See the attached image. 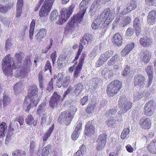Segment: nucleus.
I'll return each mask as SVG.
<instances>
[{"instance_id": "1", "label": "nucleus", "mask_w": 156, "mask_h": 156, "mask_svg": "<svg viewBox=\"0 0 156 156\" xmlns=\"http://www.w3.org/2000/svg\"><path fill=\"white\" fill-rule=\"evenodd\" d=\"M22 53H16L15 55L16 60L13 61V58L9 55L5 57L2 61V69L6 76L13 74L12 69L19 68L22 65V61L23 57Z\"/></svg>"}, {"instance_id": "2", "label": "nucleus", "mask_w": 156, "mask_h": 156, "mask_svg": "<svg viewBox=\"0 0 156 156\" xmlns=\"http://www.w3.org/2000/svg\"><path fill=\"white\" fill-rule=\"evenodd\" d=\"M91 0H83L79 5L80 10L78 13L72 17L67 24L69 25V28H72L76 26L82 20L83 16L85 14L86 9L88 7L89 4Z\"/></svg>"}, {"instance_id": "3", "label": "nucleus", "mask_w": 156, "mask_h": 156, "mask_svg": "<svg viewBox=\"0 0 156 156\" xmlns=\"http://www.w3.org/2000/svg\"><path fill=\"white\" fill-rule=\"evenodd\" d=\"M75 6L73 4L68 8H63L61 9V14L58 17V24H62L66 22L73 12Z\"/></svg>"}, {"instance_id": "4", "label": "nucleus", "mask_w": 156, "mask_h": 156, "mask_svg": "<svg viewBox=\"0 0 156 156\" xmlns=\"http://www.w3.org/2000/svg\"><path fill=\"white\" fill-rule=\"evenodd\" d=\"M74 107L71 106L67 111L62 112L58 119L59 122L62 123L63 122L66 125H69L71 122V120L73 118L72 115L74 112Z\"/></svg>"}, {"instance_id": "5", "label": "nucleus", "mask_w": 156, "mask_h": 156, "mask_svg": "<svg viewBox=\"0 0 156 156\" xmlns=\"http://www.w3.org/2000/svg\"><path fill=\"white\" fill-rule=\"evenodd\" d=\"M122 87V83L119 81L116 80L112 81L108 85L107 92L108 95L113 97L117 94Z\"/></svg>"}, {"instance_id": "6", "label": "nucleus", "mask_w": 156, "mask_h": 156, "mask_svg": "<svg viewBox=\"0 0 156 156\" xmlns=\"http://www.w3.org/2000/svg\"><path fill=\"white\" fill-rule=\"evenodd\" d=\"M38 88L35 85H32L30 90L28 91V98L30 99L34 105H37L39 101L40 97L38 95Z\"/></svg>"}, {"instance_id": "7", "label": "nucleus", "mask_w": 156, "mask_h": 156, "mask_svg": "<svg viewBox=\"0 0 156 156\" xmlns=\"http://www.w3.org/2000/svg\"><path fill=\"white\" fill-rule=\"evenodd\" d=\"M55 0H45L41 7L39 15L41 17H45L48 14Z\"/></svg>"}, {"instance_id": "8", "label": "nucleus", "mask_w": 156, "mask_h": 156, "mask_svg": "<svg viewBox=\"0 0 156 156\" xmlns=\"http://www.w3.org/2000/svg\"><path fill=\"white\" fill-rule=\"evenodd\" d=\"M100 17L104 21V26H106L109 24L114 19V15L112 12H111L109 9H105L100 14Z\"/></svg>"}, {"instance_id": "9", "label": "nucleus", "mask_w": 156, "mask_h": 156, "mask_svg": "<svg viewBox=\"0 0 156 156\" xmlns=\"http://www.w3.org/2000/svg\"><path fill=\"white\" fill-rule=\"evenodd\" d=\"M119 102L121 110L123 112L128 111L132 106V103L127 100L126 96L125 95H122L120 97Z\"/></svg>"}, {"instance_id": "10", "label": "nucleus", "mask_w": 156, "mask_h": 156, "mask_svg": "<svg viewBox=\"0 0 156 156\" xmlns=\"http://www.w3.org/2000/svg\"><path fill=\"white\" fill-rule=\"evenodd\" d=\"M154 102L152 100H150L145 104L144 108V114L147 116H151L153 114L154 111Z\"/></svg>"}, {"instance_id": "11", "label": "nucleus", "mask_w": 156, "mask_h": 156, "mask_svg": "<svg viewBox=\"0 0 156 156\" xmlns=\"http://www.w3.org/2000/svg\"><path fill=\"white\" fill-rule=\"evenodd\" d=\"M107 135L105 133L100 134L97 141V149L98 151L102 150L104 147L106 142Z\"/></svg>"}, {"instance_id": "12", "label": "nucleus", "mask_w": 156, "mask_h": 156, "mask_svg": "<svg viewBox=\"0 0 156 156\" xmlns=\"http://www.w3.org/2000/svg\"><path fill=\"white\" fill-rule=\"evenodd\" d=\"M144 77L141 74L136 75L134 78V84L135 86H138L143 87L144 85L145 81Z\"/></svg>"}, {"instance_id": "13", "label": "nucleus", "mask_w": 156, "mask_h": 156, "mask_svg": "<svg viewBox=\"0 0 156 156\" xmlns=\"http://www.w3.org/2000/svg\"><path fill=\"white\" fill-rule=\"evenodd\" d=\"M139 124L142 129H148L151 127V123L149 118L143 117L140 118Z\"/></svg>"}, {"instance_id": "14", "label": "nucleus", "mask_w": 156, "mask_h": 156, "mask_svg": "<svg viewBox=\"0 0 156 156\" xmlns=\"http://www.w3.org/2000/svg\"><path fill=\"white\" fill-rule=\"evenodd\" d=\"M86 56L85 54L83 53L82 54L80 59L79 60L78 65L74 72V76L75 78H77L78 77V74L82 69L83 64L84 62V60Z\"/></svg>"}, {"instance_id": "15", "label": "nucleus", "mask_w": 156, "mask_h": 156, "mask_svg": "<svg viewBox=\"0 0 156 156\" xmlns=\"http://www.w3.org/2000/svg\"><path fill=\"white\" fill-rule=\"evenodd\" d=\"M104 21L100 17L98 16L93 22L91 27L93 29L96 30L98 28H102V25H104Z\"/></svg>"}, {"instance_id": "16", "label": "nucleus", "mask_w": 156, "mask_h": 156, "mask_svg": "<svg viewBox=\"0 0 156 156\" xmlns=\"http://www.w3.org/2000/svg\"><path fill=\"white\" fill-rule=\"evenodd\" d=\"M114 52L111 50H109L105 53L101 54L99 59V64H103L113 54Z\"/></svg>"}, {"instance_id": "17", "label": "nucleus", "mask_w": 156, "mask_h": 156, "mask_svg": "<svg viewBox=\"0 0 156 156\" xmlns=\"http://www.w3.org/2000/svg\"><path fill=\"white\" fill-rule=\"evenodd\" d=\"M101 4L98 0H96L93 2L90 9V12L91 15H94L101 8Z\"/></svg>"}, {"instance_id": "18", "label": "nucleus", "mask_w": 156, "mask_h": 156, "mask_svg": "<svg viewBox=\"0 0 156 156\" xmlns=\"http://www.w3.org/2000/svg\"><path fill=\"white\" fill-rule=\"evenodd\" d=\"M31 66L30 60L29 58H25L23 62V66L21 68V71L23 73H28L30 72V68Z\"/></svg>"}, {"instance_id": "19", "label": "nucleus", "mask_w": 156, "mask_h": 156, "mask_svg": "<svg viewBox=\"0 0 156 156\" xmlns=\"http://www.w3.org/2000/svg\"><path fill=\"white\" fill-rule=\"evenodd\" d=\"M60 96L56 92H54L49 101V105L51 107L53 108L57 107L58 102L60 100Z\"/></svg>"}, {"instance_id": "20", "label": "nucleus", "mask_w": 156, "mask_h": 156, "mask_svg": "<svg viewBox=\"0 0 156 156\" xmlns=\"http://www.w3.org/2000/svg\"><path fill=\"white\" fill-rule=\"evenodd\" d=\"M147 21L148 24H154L156 22V12L154 10L151 11L149 13L147 17Z\"/></svg>"}, {"instance_id": "21", "label": "nucleus", "mask_w": 156, "mask_h": 156, "mask_svg": "<svg viewBox=\"0 0 156 156\" xmlns=\"http://www.w3.org/2000/svg\"><path fill=\"white\" fill-rule=\"evenodd\" d=\"M140 54L143 57L142 62L144 63H147L148 62L151 58V52L147 49H143L141 51Z\"/></svg>"}, {"instance_id": "22", "label": "nucleus", "mask_w": 156, "mask_h": 156, "mask_svg": "<svg viewBox=\"0 0 156 156\" xmlns=\"http://www.w3.org/2000/svg\"><path fill=\"white\" fill-rule=\"evenodd\" d=\"M94 126L90 122H87L85 127V134L87 136H91L94 133Z\"/></svg>"}, {"instance_id": "23", "label": "nucleus", "mask_w": 156, "mask_h": 156, "mask_svg": "<svg viewBox=\"0 0 156 156\" xmlns=\"http://www.w3.org/2000/svg\"><path fill=\"white\" fill-rule=\"evenodd\" d=\"M112 41L116 46H120L122 44V39L119 33H116L114 35Z\"/></svg>"}, {"instance_id": "24", "label": "nucleus", "mask_w": 156, "mask_h": 156, "mask_svg": "<svg viewBox=\"0 0 156 156\" xmlns=\"http://www.w3.org/2000/svg\"><path fill=\"white\" fill-rule=\"evenodd\" d=\"M140 44L143 46L147 47L152 44V40L147 37L141 38L140 41Z\"/></svg>"}, {"instance_id": "25", "label": "nucleus", "mask_w": 156, "mask_h": 156, "mask_svg": "<svg viewBox=\"0 0 156 156\" xmlns=\"http://www.w3.org/2000/svg\"><path fill=\"white\" fill-rule=\"evenodd\" d=\"M92 40V36L89 34L87 33L83 35L82 39L81 40L80 44L85 45L86 44L90 43Z\"/></svg>"}, {"instance_id": "26", "label": "nucleus", "mask_w": 156, "mask_h": 156, "mask_svg": "<svg viewBox=\"0 0 156 156\" xmlns=\"http://www.w3.org/2000/svg\"><path fill=\"white\" fill-rule=\"evenodd\" d=\"M147 148L151 153L156 154V138L150 143Z\"/></svg>"}, {"instance_id": "27", "label": "nucleus", "mask_w": 156, "mask_h": 156, "mask_svg": "<svg viewBox=\"0 0 156 156\" xmlns=\"http://www.w3.org/2000/svg\"><path fill=\"white\" fill-rule=\"evenodd\" d=\"M36 105H34V104L30 100V99L29 98L27 99V98H26L24 100L23 106L24 107L27 108L25 110L26 112H28L30 108L34 106H36Z\"/></svg>"}, {"instance_id": "28", "label": "nucleus", "mask_w": 156, "mask_h": 156, "mask_svg": "<svg viewBox=\"0 0 156 156\" xmlns=\"http://www.w3.org/2000/svg\"><path fill=\"white\" fill-rule=\"evenodd\" d=\"M23 4V0H17L16 13V16L17 17H20L21 15Z\"/></svg>"}, {"instance_id": "29", "label": "nucleus", "mask_w": 156, "mask_h": 156, "mask_svg": "<svg viewBox=\"0 0 156 156\" xmlns=\"http://www.w3.org/2000/svg\"><path fill=\"white\" fill-rule=\"evenodd\" d=\"M90 82L93 89L95 90L98 86L101 85V81L98 78L95 77L92 78Z\"/></svg>"}, {"instance_id": "30", "label": "nucleus", "mask_w": 156, "mask_h": 156, "mask_svg": "<svg viewBox=\"0 0 156 156\" xmlns=\"http://www.w3.org/2000/svg\"><path fill=\"white\" fill-rule=\"evenodd\" d=\"M46 35V31L44 29H41L36 35L35 38L38 41H40L42 39L45 37Z\"/></svg>"}, {"instance_id": "31", "label": "nucleus", "mask_w": 156, "mask_h": 156, "mask_svg": "<svg viewBox=\"0 0 156 156\" xmlns=\"http://www.w3.org/2000/svg\"><path fill=\"white\" fill-rule=\"evenodd\" d=\"M25 120L27 124L30 125L32 124L34 126L37 125V121L34 120L33 117L31 114H28L26 117Z\"/></svg>"}, {"instance_id": "32", "label": "nucleus", "mask_w": 156, "mask_h": 156, "mask_svg": "<svg viewBox=\"0 0 156 156\" xmlns=\"http://www.w3.org/2000/svg\"><path fill=\"white\" fill-rule=\"evenodd\" d=\"M131 19L129 16H126L123 18L120 22L119 25L121 27H124L129 24L131 22Z\"/></svg>"}, {"instance_id": "33", "label": "nucleus", "mask_w": 156, "mask_h": 156, "mask_svg": "<svg viewBox=\"0 0 156 156\" xmlns=\"http://www.w3.org/2000/svg\"><path fill=\"white\" fill-rule=\"evenodd\" d=\"M136 7V4L135 0H132L129 2L127 5V9L128 11L133 10Z\"/></svg>"}, {"instance_id": "34", "label": "nucleus", "mask_w": 156, "mask_h": 156, "mask_svg": "<svg viewBox=\"0 0 156 156\" xmlns=\"http://www.w3.org/2000/svg\"><path fill=\"white\" fill-rule=\"evenodd\" d=\"M114 70H109V69H105L102 71V73H105L104 76L105 77L108 76V77L110 78H112L113 75L114 73Z\"/></svg>"}, {"instance_id": "35", "label": "nucleus", "mask_w": 156, "mask_h": 156, "mask_svg": "<svg viewBox=\"0 0 156 156\" xmlns=\"http://www.w3.org/2000/svg\"><path fill=\"white\" fill-rule=\"evenodd\" d=\"M7 126L5 122H2L0 125V138H3L5 136L4 132L7 129Z\"/></svg>"}, {"instance_id": "36", "label": "nucleus", "mask_w": 156, "mask_h": 156, "mask_svg": "<svg viewBox=\"0 0 156 156\" xmlns=\"http://www.w3.org/2000/svg\"><path fill=\"white\" fill-rule=\"evenodd\" d=\"M11 5H0V12L2 13H6L11 9Z\"/></svg>"}, {"instance_id": "37", "label": "nucleus", "mask_w": 156, "mask_h": 156, "mask_svg": "<svg viewBox=\"0 0 156 156\" xmlns=\"http://www.w3.org/2000/svg\"><path fill=\"white\" fill-rule=\"evenodd\" d=\"M51 146L50 144L44 148L42 151L41 156H48L50 151L51 150Z\"/></svg>"}, {"instance_id": "38", "label": "nucleus", "mask_w": 156, "mask_h": 156, "mask_svg": "<svg viewBox=\"0 0 156 156\" xmlns=\"http://www.w3.org/2000/svg\"><path fill=\"white\" fill-rule=\"evenodd\" d=\"M38 81L39 87L41 90H43L44 89V80L43 78V76L42 73L40 72L38 74Z\"/></svg>"}, {"instance_id": "39", "label": "nucleus", "mask_w": 156, "mask_h": 156, "mask_svg": "<svg viewBox=\"0 0 156 156\" xmlns=\"http://www.w3.org/2000/svg\"><path fill=\"white\" fill-rule=\"evenodd\" d=\"M56 83V85L58 88H60L62 85V80L63 78V76L61 73H59L58 75Z\"/></svg>"}, {"instance_id": "40", "label": "nucleus", "mask_w": 156, "mask_h": 156, "mask_svg": "<svg viewBox=\"0 0 156 156\" xmlns=\"http://www.w3.org/2000/svg\"><path fill=\"white\" fill-rule=\"evenodd\" d=\"M96 106L94 104L89 103L86 109V111L88 113H91L94 112Z\"/></svg>"}, {"instance_id": "41", "label": "nucleus", "mask_w": 156, "mask_h": 156, "mask_svg": "<svg viewBox=\"0 0 156 156\" xmlns=\"http://www.w3.org/2000/svg\"><path fill=\"white\" fill-rule=\"evenodd\" d=\"M118 60L117 55H115L112 57L111 59L108 61V64L109 66H111L115 64Z\"/></svg>"}, {"instance_id": "42", "label": "nucleus", "mask_w": 156, "mask_h": 156, "mask_svg": "<svg viewBox=\"0 0 156 156\" xmlns=\"http://www.w3.org/2000/svg\"><path fill=\"white\" fill-rule=\"evenodd\" d=\"M37 144L34 141H31L30 143L29 151L30 153H33L36 149Z\"/></svg>"}, {"instance_id": "43", "label": "nucleus", "mask_w": 156, "mask_h": 156, "mask_svg": "<svg viewBox=\"0 0 156 156\" xmlns=\"http://www.w3.org/2000/svg\"><path fill=\"white\" fill-rule=\"evenodd\" d=\"M74 88H75L74 90V92L76 94V93L78 91H80L79 94L80 93L81 90L83 89V84L80 83H78L77 85H75L74 86Z\"/></svg>"}, {"instance_id": "44", "label": "nucleus", "mask_w": 156, "mask_h": 156, "mask_svg": "<svg viewBox=\"0 0 156 156\" xmlns=\"http://www.w3.org/2000/svg\"><path fill=\"white\" fill-rule=\"evenodd\" d=\"M38 107L39 108L37 110V112L40 114L41 112H44L46 110V106L45 103L43 102L39 105Z\"/></svg>"}, {"instance_id": "45", "label": "nucleus", "mask_w": 156, "mask_h": 156, "mask_svg": "<svg viewBox=\"0 0 156 156\" xmlns=\"http://www.w3.org/2000/svg\"><path fill=\"white\" fill-rule=\"evenodd\" d=\"M129 129L128 128L124 129L121 134V138L123 140L129 134Z\"/></svg>"}, {"instance_id": "46", "label": "nucleus", "mask_w": 156, "mask_h": 156, "mask_svg": "<svg viewBox=\"0 0 156 156\" xmlns=\"http://www.w3.org/2000/svg\"><path fill=\"white\" fill-rule=\"evenodd\" d=\"M117 111V109L115 108L110 109L108 112H107L105 115L107 116H112L116 113Z\"/></svg>"}, {"instance_id": "47", "label": "nucleus", "mask_w": 156, "mask_h": 156, "mask_svg": "<svg viewBox=\"0 0 156 156\" xmlns=\"http://www.w3.org/2000/svg\"><path fill=\"white\" fill-rule=\"evenodd\" d=\"M130 68L129 66H127L123 70L122 75L124 76H127L130 74Z\"/></svg>"}, {"instance_id": "48", "label": "nucleus", "mask_w": 156, "mask_h": 156, "mask_svg": "<svg viewBox=\"0 0 156 156\" xmlns=\"http://www.w3.org/2000/svg\"><path fill=\"white\" fill-rule=\"evenodd\" d=\"M58 16V14L57 11L56 10H54L51 12L49 18L51 21H53L56 20Z\"/></svg>"}, {"instance_id": "49", "label": "nucleus", "mask_w": 156, "mask_h": 156, "mask_svg": "<svg viewBox=\"0 0 156 156\" xmlns=\"http://www.w3.org/2000/svg\"><path fill=\"white\" fill-rule=\"evenodd\" d=\"M70 82V77L69 76H66L63 79L62 83V87H65L68 86Z\"/></svg>"}, {"instance_id": "50", "label": "nucleus", "mask_w": 156, "mask_h": 156, "mask_svg": "<svg viewBox=\"0 0 156 156\" xmlns=\"http://www.w3.org/2000/svg\"><path fill=\"white\" fill-rule=\"evenodd\" d=\"M55 79V77L54 76V78H52L48 83V86L47 88V90L49 91H51L53 88V82Z\"/></svg>"}, {"instance_id": "51", "label": "nucleus", "mask_w": 156, "mask_h": 156, "mask_svg": "<svg viewBox=\"0 0 156 156\" xmlns=\"http://www.w3.org/2000/svg\"><path fill=\"white\" fill-rule=\"evenodd\" d=\"M80 132V131L74 130L71 135L72 140H76L79 136Z\"/></svg>"}, {"instance_id": "52", "label": "nucleus", "mask_w": 156, "mask_h": 156, "mask_svg": "<svg viewBox=\"0 0 156 156\" xmlns=\"http://www.w3.org/2000/svg\"><path fill=\"white\" fill-rule=\"evenodd\" d=\"M10 101V98L8 96L4 95L3 99V103L4 106L9 104Z\"/></svg>"}, {"instance_id": "53", "label": "nucleus", "mask_w": 156, "mask_h": 156, "mask_svg": "<svg viewBox=\"0 0 156 156\" xmlns=\"http://www.w3.org/2000/svg\"><path fill=\"white\" fill-rule=\"evenodd\" d=\"M15 121L18 122L20 125H22L24 122V118L22 116L18 115L16 116Z\"/></svg>"}, {"instance_id": "54", "label": "nucleus", "mask_w": 156, "mask_h": 156, "mask_svg": "<svg viewBox=\"0 0 156 156\" xmlns=\"http://www.w3.org/2000/svg\"><path fill=\"white\" fill-rule=\"evenodd\" d=\"M141 26V24L140 23V20L139 18L136 17L134 20L133 23V27H139Z\"/></svg>"}, {"instance_id": "55", "label": "nucleus", "mask_w": 156, "mask_h": 156, "mask_svg": "<svg viewBox=\"0 0 156 156\" xmlns=\"http://www.w3.org/2000/svg\"><path fill=\"white\" fill-rule=\"evenodd\" d=\"M53 41V40L51 38V39L50 42V44L49 45H48L47 47H46L44 49H43L42 50V52L43 53H46L48 52V51L51 48Z\"/></svg>"}, {"instance_id": "56", "label": "nucleus", "mask_w": 156, "mask_h": 156, "mask_svg": "<svg viewBox=\"0 0 156 156\" xmlns=\"http://www.w3.org/2000/svg\"><path fill=\"white\" fill-rule=\"evenodd\" d=\"M146 70L149 77L153 76L152 67L151 66H148Z\"/></svg>"}, {"instance_id": "57", "label": "nucleus", "mask_w": 156, "mask_h": 156, "mask_svg": "<svg viewBox=\"0 0 156 156\" xmlns=\"http://www.w3.org/2000/svg\"><path fill=\"white\" fill-rule=\"evenodd\" d=\"M48 69L49 71L51 72V63L49 60L47 61L44 67L45 71H47Z\"/></svg>"}, {"instance_id": "58", "label": "nucleus", "mask_w": 156, "mask_h": 156, "mask_svg": "<svg viewBox=\"0 0 156 156\" xmlns=\"http://www.w3.org/2000/svg\"><path fill=\"white\" fill-rule=\"evenodd\" d=\"M134 33V30L133 28L129 27L126 31V34L127 36H131Z\"/></svg>"}, {"instance_id": "59", "label": "nucleus", "mask_w": 156, "mask_h": 156, "mask_svg": "<svg viewBox=\"0 0 156 156\" xmlns=\"http://www.w3.org/2000/svg\"><path fill=\"white\" fill-rule=\"evenodd\" d=\"M88 96H86L83 97L81 99V104L83 105L86 104L88 102Z\"/></svg>"}, {"instance_id": "60", "label": "nucleus", "mask_w": 156, "mask_h": 156, "mask_svg": "<svg viewBox=\"0 0 156 156\" xmlns=\"http://www.w3.org/2000/svg\"><path fill=\"white\" fill-rule=\"evenodd\" d=\"M134 44L133 43H131L128 44L125 48L128 50L127 51L129 52L134 48Z\"/></svg>"}, {"instance_id": "61", "label": "nucleus", "mask_w": 156, "mask_h": 156, "mask_svg": "<svg viewBox=\"0 0 156 156\" xmlns=\"http://www.w3.org/2000/svg\"><path fill=\"white\" fill-rule=\"evenodd\" d=\"M146 3L149 5H156L155 0H145Z\"/></svg>"}, {"instance_id": "62", "label": "nucleus", "mask_w": 156, "mask_h": 156, "mask_svg": "<svg viewBox=\"0 0 156 156\" xmlns=\"http://www.w3.org/2000/svg\"><path fill=\"white\" fill-rule=\"evenodd\" d=\"M21 84V82H18L14 86V89L15 93H17L18 90L20 89Z\"/></svg>"}, {"instance_id": "63", "label": "nucleus", "mask_w": 156, "mask_h": 156, "mask_svg": "<svg viewBox=\"0 0 156 156\" xmlns=\"http://www.w3.org/2000/svg\"><path fill=\"white\" fill-rule=\"evenodd\" d=\"M0 21L2 22L3 24H5L8 22V19L5 17L0 16Z\"/></svg>"}, {"instance_id": "64", "label": "nucleus", "mask_w": 156, "mask_h": 156, "mask_svg": "<svg viewBox=\"0 0 156 156\" xmlns=\"http://www.w3.org/2000/svg\"><path fill=\"white\" fill-rule=\"evenodd\" d=\"M13 156H21L20 151L19 150H16L12 152Z\"/></svg>"}]
</instances>
